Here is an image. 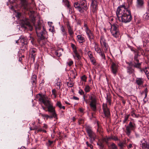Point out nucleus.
I'll use <instances>...</instances> for the list:
<instances>
[{"mask_svg": "<svg viewBox=\"0 0 149 149\" xmlns=\"http://www.w3.org/2000/svg\"><path fill=\"white\" fill-rule=\"evenodd\" d=\"M84 27L85 28V30L89 29V28L87 26V25L85 23H84Z\"/></svg>", "mask_w": 149, "mask_h": 149, "instance_id": "obj_56", "label": "nucleus"}, {"mask_svg": "<svg viewBox=\"0 0 149 149\" xmlns=\"http://www.w3.org/2000/svg\"><path fill=\"white\" fill-rule=\"evenodd\" d=\"M146 17L149 18V10L147 11L146 13Z\"/></svg>", "mask_w": 149, "mask_h": 149, "instance_id": "obj_61", "label": "nucleus"}, {"mask_svg": "<svg viewBox=\"0 0 149 149\" xmlns=\"http://www.w3.org/2000/svg\"><path fill=\"white\" fill-rule=\"evenodd\" d=\"M88 55L90 59L93 58L94 57L93 56L92 53L91 51H89L88 52Z\"/></svg>", "mask_w": 149, "mask_h": 149, "instance_id": "obj_35", "label": "nucleus"}, {"mask_svg": "<svg viewBox=\"0 0 149 149\" xmlns=\"http://www.w3.org/2000/svg\"><path fill=\"white\" fill-rule=\"evenodd\" d=\"M127 72L129 74H133L134 72V69L130 66L127 67Z\"/></svg>", "mask_w": 149, "mask_h": 149, "instance_id": "obj_23", "label": "nucleus"}, {"mask_svg": "<svg viewBox=\"0 0 149 149\" xmlns=\"http://www.w3.org/2000/svg\"><path fill=\"white\" fill-rule=\"evenodd\" d=\"M145 2L144 0H136V8L142 9L145 8Z\"/></svg>", "mask_w": 149, "mask_h": 149, "instance_id": "obj_10", "label": "nucleus"}, {"mask_svg": "<svg viewBox=\"0 0 149 149\" xmlns=\"http://www.w3.org/2000/svg\"><path fill=\"white\" fill-rule=\"evenodd\" d=\"M81 95H84V92L81 89H80L79 91L78 92Z\"/></svg>", "mask_w": 149, "mask_h": 149, "instance_id": "obj_48", "label": "nucleus"}, {"mask_svg": "<svg viewBox=\"0 0 149 149\" xmlns=\"http://www.w3.org/2000/svg\"><path fill=\"white\" fill-rule=\"evenodd\" d=\"M90 60L91 62L93 65H95L96 64V61L95 60V58L94 57H93V58L90 59Z\"/></svg>", "mask_w": 149, "mask_h": 149, "instance_id": "obj_37", "label": "nucleus"}, {"mask_svg": "<svg viewBox=\"0 0 149 149\" xmlns=\"http://www.w3.org/2000/svg\"><path fill=\"white\" fill-rule=\"evenodd\" d=\"M37 76L35 74L33 75L31 78V82L32 84L34 85L36 83Z\"/></svg>", "mask_w": 149, "mask_h": 149, "instance_id": "obj_25", "label": "nucleus"}, {"mask_svg": "<svg viewBox=\"0 0 149 149\" xmlns=\"http://www.w3.org/2000/svg\"><path fill=\"white\" fill-rule=\"evenodd\" d=\"M35 26L38 38V41L41 45H42V46L43 47H45L46 43L44 42V41L46 38V29L41 24L40 21H38L37 24Z\"/></svg>", "mask_w": 149, "mask_h": 149, "instance_id": "obj_2", "label": "nucleus"}, {"mask_svg": "<svg viewBox=\"0 0 149 149\" xmlns=\"http://www.w3.org/2000/svg\"><path fill=\"white\" fill-rule=\"evenodd\" d=\"M56 106L58 107L61 109V107L62 106V104L60 101H58L56 103Z\"/></svg>", "mask_w": 149, "mask_h": 149, "instance_id": "obj_38", "label": "nucleus"}, {"mask_svg": "<svg viewBox=\"0 0 149 149\" xmlns=\"http://www.w3.org/2000/svg\"><path fill=\"white\" fill-rule=\"evenodd\" d=\"M111 149H117V148L115 144L113 143H112L110 145Z\"/></svg>", "mask_w": 149, "mask_h": 149, "instance_id": "obj_36", "label": "nucleus"}, {"mask_svg": "<svg viewBox=\"0 0 149 149\" xmlns=\"http://www.w3.org/2000/svg\"><path fill=\"white\" fill-rule=\"evenodd\" d=\"M100 41L101 45L102 46H103V45L107 43L106 40L103 36H102L101 37Z\"/></svg>", "mask_w": 149, "mask_h": 149, "instance_id": "obj_27", "label": "nucleus"}, {"mask_svg": "<svg viewBox=\"0 0 149 149\" xmlns=\"http://www.w3.org/2000/svg\"><path fill=\"white\" fill-rule=\"evenodd\" d=\"M67 64L69 66H70L73 64V62L72 61H70L67 62Z\"/></svg>", "mask_w": 149, "mask_h": 149, "instance_id": "obj_51", "label": "nucleus"}, {"mask_svg": "<svg viewBox=\"0 0 149 149\" xmlns=\"http://www.w3.org/2000/svg\"><path fill=\"white\" fill-rule=\"evenodd\" d=\"M118 26L116 24L111 25V32L113 36L116 38H117L119 35V30L118 29Z\"/></svg>", "mask_w": 149, "mask_h": 149, "instance_id": "obj_8", "label": "nucleus"}, {"mask_svg": "<svg viewBox=\"0 0 149 149\" xmlns=\"http://www.w3.org/2000/svg\"><path fill=\"white\" fill-rule=\"evenodd\" d=\"M86 130H91V127L89 126H86Z\"/></svg>", "mask_w": 149, "mask_h": 149, "instance_id": "obj_57", "label": "nucleus"}, {"mask_svg": "<svg viewBox=\"0 0 149 149\" xmlns=\"http://www.w3.org/2000/svg\"><path fill=\"white\" fill-rule=\"evenodd\" d=\"M48 24L49 27V31L53 33L54 32L55 30L54 26L53 25V23L52 22H48Z\"/></svg>", "mask_w": 149, "mask_h": 149, "instance_id": "obj_20", "label": "nucleus"}, {"mask_svg": "<svg viewBox=\"0 0 149 149\" xmlns=\"http://www.w3.org/2000/svg\"><path fill=\"white\" fill-rule=\"evenodd\" d=\"M63 49L61 48H59L57 51H55V55L58 57H59L62 55Z\"/></svg>", "mask_w": 149, "mask_h": 149, "instance_id": "obj_24", "label": "nucleus"}, {"mask_svg": "<svg viewBox=\"0 0 149 149\" xmlns=\"http://www.w3.org/2000/svg\"><path fill=\"white\" fill-rule=\"evenodd\" d=\"M142 149H149V140L143 139L141 141Z\"/></svg>", "mask_w": 149, "mask_h": 149, "instance_id": "obj_12", "label": "nucleus"}, {"mask_svg": "<svg viewBox=\"0 0 149 149\" xmlns=\"http://www.w3.org/2000/svg\"><path fill=\"white\" fill-rule=\"evenodd\" d=\"M131 113H132V114H131V116H133V117H134H134H136V118H138V115H137L134 112V111H133L132 112H131Z\"/></svg>", "mask_w": 149, "mask_h": 149, "instance_id": "obj_46", "label": "nucleus"}, {"mask_svg": "<svg viewBox=\"0 0 149 149\" xmlns=\"http://www.w3.org/2000/svg\"><path fill=\"white\" fill-rule=\"evenodd\" d=\"M71 47H72L73 50L76 48V47L75 46V45L72 43V44H71Z\"/></svg>", "mask_w": 149, "mask_h": 149, "instance_id": "obj_62", "label": "nucleus"}, {"mask_svg": "<svg viewBox=\"0 0 149 149\" xmlns=\"http://www.w3.org/2000/svg\"><path fill=\"white\" fill-rule=\"evenodd\" d=\"M125 144V142H120L118 144V145L119 146H120L121 148H123L124 145Z\"/></svg>", "mask_w": 149, "mask_h": 149, "instance_id": "obj_41", "label": "nucleus"}, {"mask_svg": "<svg viewBox=\"0 0 149 149\" xmlns=\"http://www.w3.org/2000/svg\"><path fill=\"white\" fill-rule=\"evenodd\" d=\"M102 109L104 114V117H103V118H104L105 117L109 118L110 116V114L107 104H103Z\"/></svg>", "mask_w": 149, "mask_h": 149, "instance_id": "obj_13", "label": "nucleus"}, {"mask_svg": "<svg viewBox=\"0 0 149 149\" xmlns=\"http://www.w3.org/2000/svg\"><path fill=\"white\" fill-rule=\"evenodd\" d=\"M36 98L41 105L44 104L45 107L42 106L43 110L47 111V96L46 95L38 94L36 95Z\"/></svg>", "mask_w": 149, "mask_h": 149, "instance_id": "obj_5", "label": "nucleus"}, {"mask_svg": "<svg viewBox=\"0 0 149 149\" xmlns=\"http://www.w3.org/2000/svg\"><path fill=\"white\" fill-rule=\"evenodd\" d=\"M91 88L89 85H87L85 86L84 90L86 93H88L90 92Z\"/></svg>", "mask_w": 149, "mask_h": 149, "instance_id": "obj_29", "label": "nucleus"}, {"mask_svg": "<svg viewBox=\"0 0 149 149\" xmlns=\"http://www.w3.org/2000/svg\"><path fill=\"white\" fill-rule=\"evenodd\" d=\"M85 32L90 40L93 39L94 37V34L89 29L85 30Z\"/></svg>", "mask_w": 149, "mask_h": 149, "instance_id": "obj_18", "label": "nucleus"}, {"mask_svg": "<svg viewBox=\"0 0 149 149\" xmlns=\"http://www.w3.org/2000/svg\"><path fill=\"white\" fill-rule=\"evenodd\" d=\"M119 97L121 98L122 99H121V100L122 101V103L124 105L125 103V101L123 99V97H122L120 96H119Z\"/></svg>", "mask_w": 149, "mask_h": 149, "instance_id": "obj_55", "label": "nucleus"}, {"mask_svg": "<svg viewBox=\"0 0 149 149\" xmlns=\"http://www.w3.org/2000/svg\"><path fill=\"white\" fill-rule=\"evenodd\" d=\"M65 5L67 6V8L70 9V8H71V7L69 1L68 0H65Z\"/></svg>", "mask_w": 149, "mask_h": 149, "instance_id": "obj_34", "label": "nucleus"}, {"mask_svg": "<svg viewBox=\"0 0 149 149\" xmlns=\"http://www.w3.org/2000/svg\"><path fill=\"white\" fill-rule=\"evenodd\" d=\"M130 116V114H125L124 117V119L123 121V123H125L126 122L129 120L128 118Z\"/></svg>", "mask_w": 149, "mask_h": 149, "instance_id": "obj_28", "label": "nucleus"}, {"mask_svg": "<svg viewBox=\"0 0 149 149\" xmlns=\"http://www.w3.org/2000/svg\"><path fill=\"white\" fill-rule=\"evenodd\" d=\"M73 99L74 100H79V99L78 97L74 96L73 97Z\"/></svg>", "mask_w": 149, "mask_h": 149, "instance_id": "obj_63", "label": "nucleus"}, {"mask_svg": "<svg viewBox=\"0 0 149 149\" xmlns=\"http://www.w3.org/2000/svg\"><path fill=\"white\" fill-rule=\"evenodd\" d=\"M86 143L87 146L89 147L91 149H93V147L91 144L89 143L88 141L86 142Z\"/></svg>", "mask_w": 149, "mask_h": 149, "instance_id": "obj_42", "label": "nucleus"}, {"mask_svg": "<svg viewBox=\"0 0 149 149\" xmlns=\"http://www.w3.org/2000/svg\"><path fill=\"white\" fill-rule=\"evenodd\" d=\"M148 92V89L147 87H146L144 91H143L142 93V95L143 94H144L145 95V97H144V99L147 96V93Z\"/></svg>", "mask_w": 149, "mask_h": 149, "instance_id": "obj_31", "label": "nucleus"}, {"mask_svg": "<svg viewBox=\"0 0 149 149\" xmlns=\"http://www.w3.org/2000/svg\"><path fill=\"white\" fill-rule=\"evenodd\" d=\"M116 14L118 20L125 23L129 22L132 19L131 11L126 8L124 5L118 7Z\"/></svg>", "mask_w": 149, "mask_h": 149, "instance_id": "obj_1", "label": "nucleus"}, {"mask_svg": "<svg viewBox=\"0 0 149 149\" xmlns=\"http://www.w3.org/2000/svg\"><path fill=\"white\" fill-rule=\"evenodd\" d=\"M103 46H104V51L105 52H106L107 51L109 48L108 45L107 43L103 45Z\"/></svg>", "mask_w": 149, "mask_h": 149, "instance_id": "obj_30", "label": "nucleus"}, {"mask_svg": "<svg viewBox=\"0 0 149 149\" xmlns=\"http://www.w3.org/2000/svg\"><path fill=\"white\" fill-rule=\"evenodd\" d=\"M143 71L145 73L147 78L149 79V68H145L144 69H143V70H141L142 71Z\"/></svg>", "mask_w": 149, "mask_h": 149, "instance_id": "obj_26", "label": "nucleus"}, {"mask_svg": "<svg viewBox=\"0 0 149 149\" xmlns=\"http://www.w3.org/2000/svg\"><path fill=\"white\" fill-rule=\"evenodd\" d=\"M19 40L20 42L22 43V45L23 46L24 49H26L28 43L27 39L24 36H21Z\"/></svg>", "mask_w": 149, "mask_h": 149, "instance_id": "obj_14", "label": "nucleus"}, {"mask_svg": "<svg viewBox=\"0 0 149 149\" xmlns=\"http://www.w3.org/2000/svg\"><path fill=\"white\" fill-rule=\"evenodd\" d=\"M23 25L25 28L26 27V26H29L30 28H32V26L28 19H25V20H23Z\"/></svg>", "mask_w": 149, "mask_h": 149, "instance_id": "obj_21", "label": "nucleus"}, {"mask_svg": "<svg viewBox=\"0 0 149 149\" xmlns=\"http://www.w3.org/2000/svg\"><path fill=\"white\" fill-rule=\"evenodd\" d=\"M36 50L35 49H32L30 54H36Z\"/></svg>", "mask_w": 149, "mask_h": 149, "instance_id": "obj_60", "label": "nucleus"}, {"mask_svg": "<svg viewBox=\"0 0 149 149\" xmlns=\"http://www.w3.org/2000/svg\"><path fill=\"white\" fill-rule=\"evenodd\" d=\"M61 30L63 33V35H66V32L65 28L63 26H62L61 27Z\"/></svg>", "mask_w": 149, "mask_h": 149, "instance_id": "obj_33", "label": "nucleus"}, {"mask_svg": "<svg viewBox=\"0 0 149 149\" xmlns=\"http://www.w3.org/2000/svg\"><path fill=\"white\" fill-rule=\"evenodd\" d=\"M75 56L77 57V58L78 59H80V56L79 55V54L78 53L76 54H75Z\"/></svg>", "mask_w": 149, "mask_h": 149, "instance_id": "obj_59", "label": "nucleus"}, {"mask_svg": "<svg viewBox=\"0 0 149 149\" xmlns=\"http://www.w3.org/2000/svg\"><path fill=\"white\" fill-rule=\"evenodd\" d=\"M95 50L97 52V53H98L101 50V49L100 48L98 47H97L95 48Z\"/></svg>", "mask_w": 149, "mask_h": 149, "instance_id": "obj_53", "label": "nucleus"}, {"mask_svg": "<svg viewBox=\"0 0 149 149\" xmlns=\"http://www.w3.org/2000/svg\"><path fill=\"white\" fill-rule=\"evenodd\" d=\"M56 84H57V85L58 86H59V88L60 89V87H61V86L62 85V84H61V82H57V83H56Z\"/></svg>", "mask_w": 149, "mask_h": 149, "instance_id": "obj_58", "label": "nucleus"}, {"mask_svg": "<svg viewBox=\"0 0 149 149\" xmlns=\"http://www.w3.org/2000/svg\"><path fill=\"white\" fill-rule=\"evenodd\" d=\"M73 52L75 54L78 53L77 52L76 48L73 50Z\"/></svg>", "mask_w": 149, "mask_h": 149, "instance_id": "obj_64", "label": "nucleus"}, {"mask_svg": "<svg viewBox=\"0 0 149 149\" xmlns=\"http://www.w3.org/2000/svg\"><path fill=\"white\" fill-rule=\"evenodd\" d=\"M67 84L69 87H72L74 85V83H72L71 81L70 83L67 82Z\"/></svg>", "mask_w": 149, "mask_h": 149, "instance_id": "obj_39", "label": "nucleus"}, {"mask_svg": "<svg viewBox=\"0 0 149 149\" xmlns=\"http://www.w3.org/2000/svg\"><path fill=\"white\" fill-rule=\"evenodd\" d=\"M33 1V0H31ZM20 4L21 7L25 10L29 11L31 13V15H33L34 12L33 10H31L29 4L27 0H20Z\"/></svg>", "mask_w": 149, "mask_h": 149, "instance_id": "obj_7", "label": "nucleus"}, {"mask_svg": "<svg viewBox=\"0 0 149 149\" xmlns=\"http://www.w3.org/2000/svg\"><path fill=\"white\" fill-rule=\"evenodd\" d=\"M109 139H112L115 141H117L118 140V139L117 136H116L111 135L109 137Z\"/></svg>", "mask_w": 149, "mask_h": 149, "instance_id": "obj_32", "label": "nucleus"}, {"mask_svg": "<svg viewBox=\"0 0 149 149\" xmlns=\"http://www.w3.org/2000/svg\"><path fill=\"white\" fill-rule=\"evenodd\" d=\"M22 16V13H20L17 12V14L16 15V16L19 19V18H20V17Z\"/></svg>", "mask_w": 149, "mask_h": 149, "instance_id": "obj_43", "label": "nucleus"}, {"mask_svg": "<svg viewBox=\"0 0 149 149\" xmlns=\"http://www.w3.org/2000/svg\"><path fill=\"white\" fill-rule=\"evenodd\" d=\"M87 131L88 135L90 137V142L91 143H92L96 139V135L93 131Z\"/></svg>", "mask_w": 149, "mask_h": 149, "instance_id": "obj_16", "label": "nucleus"}, {"mask_svg": "<svg viewBox=\"0 0 149 149\" xmlns=\"http://www.w3.org/2000/svg\"><path fill=\"white\" fill-rule=\"evenodd\" d=\"M84 122V120L83 118H79L78 120V123L79 124L83 123Z\"/></svg>", "mask_w": 149, "mask_h": 149, "instance_id": "obj_40", "label": "nucleus"}, {"mask_svg": "<svg viewBox=\"0 0 149 149\" xmlns=\"http://www.w3.org/2000/svg\"><path fill=\"white\" fill-rule=\"evenodd\" d=\"M68 31L70 36H72L74 33V32L73 31L72 29L69 30Z\"/></svg>", "mask_w": 149, "mask_h": 149, "instance_id": "obj_47", "label": "nucleus"}, {"mask_svg": "<svg viewBox=\"0 0 149 149\" xmlns=\"http://www.w3.org/2000/svg\"><path fill=\"white\" fill-rule=\"evenodd\" d=\"M100 55L101 56L102 59H103L104 60H105L106 59L105 56L104 52L101 53Z\"/></svg>", "mask_w": 149, "mask_h": 149, "instance_id": "obj_50", "label": "nucleus"}, {"mask_svg": "<svg viewBox=\"0 0 149 149\" xmlns=\"http://www.w3.org/2000/svg\"><path fill=\"white\" fill-rule=\"evenodd\" d=\"M47 111L49 115H47V118L52 119L53 118L57 119V115L55 110V107L53 106V103L47 98Z\"/></svg>", "mask_w": 149, "mask_h": 149, "instance_id": "obj_4", "label": "nucleus"}, {"mask_svg": "<svg viewBox=\"0 0 149 149\" xmlns=\"http://www.w3.org/2000/svg\"><path fill=\"white\" fill-rule=\"evenodd\" d=\"M144 79L142 78H137L136 80V83L139 86H141L143 85Z\"/></svg>", "mask_w": 149, "mask_h": 149, "instance_id": "obj_19", "label": "nucleus"}, {"mask_svg": "<svg viewBox=\"0 0 149 149\" xmlns=\"http://www.w3.org/2000/svg\"><path fill=\"white\" fill-rule=\"evenodd\" d=\"M91 7L92 11L94 13L96 12L98 9V3L96 0H91Z\"/></svg>", "mask_w": 149, "mask_h": 149, "instance_id": "obj_11", "label": "nucleus"}, {"mask_svg": "<svg viewBox=\"0 0 149 149\" xmlns=\"http://www.w3.org/2000/svg\"><path fill=\"white\" fill-rule=\"evenodd\" d=\"M74 7L78 10L80 13H82L84 12V10H86L88 9L87 5L83 7H81L80 3L78 2H75L74 4Z\"/></svg>", "mask_w": 149, "mask_h": 149, "instance_id": "obj_9", "label": "nucleus"}, {"mask_svg": "<svg viewBox=\"0 0 149 149\" xmlns=\"http://www.w3.org/2000/svg\"><path fill=\"white\" fill-rule=\"evenodd\" d=\"M132 122L130 121L129 122L128 125L126 127L127 130H135L136 128V125L133 122L134 120L132 119Z\"/></svg>", "mask_w": 149, "mask_h": 149, "instance_id": "obj_17", "label": "nucleus"}, {"mask_svg": "<svg viewBox=\"0 0 149 149\" xmlns=\"http://www.w3.org/2000/svg\"><path fill=\"white\" fill-rule=\"evenodd\" d=\"M111 70L114 74H116L118 71V65L113 62H111Z\"/></svg>", "mask_w": 149, "mask_h": 149, "instance_id": "obj_15", "label": "nucleus"}, {"mask_svg": "<svg viewBox=\"0 0 149 149\" xmlns=\"http://www.w3.org/2000/svg\"><path fill=\"white\" fill-rule=\"evenodd\" d=\"M77 37L78 39V41L80 43H82L85 42V39L82 35H78Z\"/></svg>", "mask_w": 149, "mask_h": 149, "instance_id": "obj_22", "label": "nucleus"}, {"mask_svg": "<svg viewBox=\"0 0 149 149\" xmlns=\"http://www.w3.org/2000/svg\"><path fill=\"white\" fill-rule=\"evenodd\" d=\"M71 75L72 76L73 78L74 79L76 77H75V73H74L73 71H71Z\"/></svg>", "mask_w": 149, "mask_h": 149, "instance_id": "obj_54", "label": "nucleus"}, {"mask_svg": "<svg viewBox=\"0 0 149 149\" xmlns=\"http://www.w3.org/2000/svg\"><path fill=\"white\" fill-rule=\"evenodd\" d=\"M31 58L34 61L35 58L36 57V54H31Z\"/></svg>", "mask_w": 149, "mask_h": 149, "instance_id": "obj_49", "label": "nucleus"}, {"mask_svg": "<svg viewBox=\"0 0 149 149\" xmlns=\"http://www.w3.org/2000/svg\"><path fill=\"white\" fill-rule=\"evenodd\" d=\"M52 94L55 96V97H56V91L55 89H53L52 90Z\"/></svg>", "mask_w": 149, "mask_h": 149, "instance_id": "obj_52", "label": "nucleus"}, {"mask_svg": "<svg viewBox=\"0 0 149 149\" xmlns=\"http://www.w3.org/2000/svg\"><path fill=\"white\" fill-rule=\"evenodd\" d=\"M134 52H136L134 56V60L133 63L132 62H131L129 63L130 66H133L134 67L137 68H140L142 64L141 62H140L139 60L138 59V57L139 56L138 51L137 52L134 51Z\"/></svg>", "mask_w": 149, "mask_h": 149, "instance_id": "obj_6", "label": "nucleus"}, {"mask_svg": "<svg viewBox=\"0 0 149 149\" xmlns=\"http://www.w3.org/2000/svg\"><path fill=\"white\" fill-rule=\"evenodd\" d=\"M86 79L87 77L85 75L81 77V80L84 82H86Z\"/></svg>", "mask_w": 149, "mask_h": 149, "instance_id": "obj_45", "label": "nucleus"}, {"mask_svg": "<svg viewBox=\"0 0 149 149\" xmlns=\"http://www.w3.org/2000/svg\"><path fill=\"white\" fill-rule=\"evenodd\" d=\"M80 5H81V7H83L84 6H85L86 5V3L85 1H82L81 2V3H80Z\"/></svg>", "mask_w": 149, "mask_h": 149, "instance_id": "obj_44", "label": "nucleus"}, {"mask_svg": "<svg viewBox=\"0 0 149 149\" xmlns=\"http://www.w3.org/2000/svg\"><path fill=\"white\" fill-rule=\"evenodd\" d=\"M84 100L87 104H89L91 109L94 111L97 110V99L95 95L92 94L89 95L88 99L85 98V95L83 96Z\"/></svg>", "mask_w": 149, "mask_h": 149, "instance_id": "obj_3", "label": "nucleus"}]
</instances>
